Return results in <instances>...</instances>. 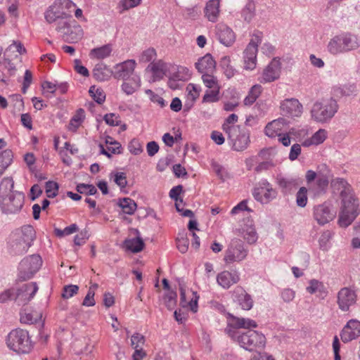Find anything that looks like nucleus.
<instances>
[{"label": "nucleus", "mask_w": 360, "mask_h": 360, "mask_svg": "<svg viewBox=\"0 0 360 360\" xmlns=\"http://www.w3.org/2000/svg\"><path fill=\"white\" fill-rule=\"evenodd\" d=\"M35 231L31 225H25L15 230L9 242V252L13 255H22L27 252L35 239Z\"/></svg>", "instance_id": "obj_1"}, {"label": "nucleus", "mask_w": 360, "mask_h": 360, "mask_svg": "<svg viewBox=\"0 0 360 360\" xmlns=\"http://www.w3.org/2000/svg\"><path fill=\"white\" fill-rule=\"evenodd\" d=\"M226 333L240 346L248 351L262 349L265 347L266 338L262 333L256 330H249L245 333H240L237 330L227 328Z\"/></svg>", "instance_id": "obj_2"}, {"label": "nucleus", "mask_w": 360, "mask_h": 360, "mask_svg": "<svg viewBox=\"0 0 360 360\" xmlns=\"http://www.w3.org/2000/svg\"><path fill=\"white\" fill-rule=\"evenodd\" d=\"M76 5L70 0H56L45 13V19L49 23L60 20H72L71 13Z\"/></svg>", "instance_id": "obj_3"}, {"label": "nucleus", "mask_w": 360, "mask_h": 360, "mask_svg": "<svg viewBox=\"0 0 360 360\" xmlns=\"http://www.w3.org/2000/svg\"><path fill=\"white\" fill-rule=\"evenodd\" d=\"M6 345L11 350L18 354L29 353L32 348L28 331L20 328L12 330L8 333Z\"/></svg>", "instance_id": "obj_4"}, {"label": "nucleus", "mask_w": 360, "mask_h": 360, "mask_svg": "<svg viewBox=\"0 0 360 360\" xmlns=\"http://www.w3.org/2000/svg\"><path fill=\"white\" fill-rule=\"evenodd\" d=\"M338 109L337 101L333 98L315 102L311 110V117L316 122H325L330 120Z\"/></svg>", "instance_id": "obj_5"}, {"label": "nucleus", "mask_w": 360, "mask_h": 360, "mask_svg": "<svg viewBox=\"0 0 360 360\" xmlns=\"http://www.w3.org/2000/svg\"><path fill=\"white\" fill-rule=\"evenodd\" d=\"M360 214V205L357 198L341 201L340 211L338 215V224L340 227L349 226Z\"/></svg>", "instance_id": "obj_6"}, {"label": "nucleus", "mask_w": 360, "mask_h": 360, "mask_svg": "<svg viewBox=\"0 0 360 360\" xmlns=\"http://www.w3.org/2000/svg\"><path fill=\"white\" fill-rule=\"evenodd\" d=\"M56 30L62 34L63 39L68 43L77 42L83 36L81 26L74 20L58 21Z\"/></svg>", "instance_id": "obj_7"}, {"label": "nucleus", "mask_w": 360, "mask_h": 360, "mask_svg": "<svg viewBox=\"0 0 360 360\" xmlns=\"http://www.w3.org/2000/svg\"><path fill=\"white\" fill-rule=\"evenodd\" d=\"M248 255V250L245 247L243 242L238 238H233L225 251L224 261L227 264L240 262L246 259Z\"/></svg>", "instance_id": "obj_8"}, {"label": "nucleus", "mask_w": 360, "mask_h": 360, "mask_svg": "<svg viewBox=\"0 0 360 360\" xmlns=\"http://www.w3.org/2000/svg\"><path fill=\"white\" fill-rule=\"evenodd\" d=\"M42 265V259L39 255L25 257L19 264V277L25 281L31 278Z\"/></svg>", "instance_id": "obj_9"}, {"label": "nucleus", "mask_w": 360, "mask_h": 360, "mask_svg": "<svg viewBox=\"0 0 360 360\" xmlns=\"http://www.w3.org/2000/svg\"><path fill=\"white\" fill-rule=\"evenodd\" d=\"M226 135L232 148L236 151H243L250 145V134L249 130L244 127H234Z\"/></svg>", "instance_id": "obj_10"}, {"label": "nucleus", "mask_w": 360, "mask_h": 360, "mask_svg": "<svg viewBox=\"0 0 360 360\" xmlns=\"http://www.w3.org/2000/svg\"><path fill=\"white\" fill-rule=\"evenodd\" d=\"M24 200L22 193L13 192L10 195L0 199V209L7 215L18 214L23 207Z\"/></svg>", "instance_id": "obj_11"}, {"label": "nucleus", "mask_w": 360, "mask_h": 360, "mask_svg": "<svg viewBox=\"0 0 360 360\" xmlns=\"http://www.w3.org/2000/svg\"><path fill=\"white\" fill-rule=\"evenodd\" d=\"M261 35L260 32L253 34L244 51V67L246 70H252L256 67L257 47L262 42Z\"/></svg>", "instance_id": "obj_12"}, {"label": "nucleus", "mask_w": 360, "mask_h": 360, "mask_svg": "<svg viewBox=\"0 0 360 360\" xmlns=\"http://www.w3.org/2000/svg\"><path fill=\"white\" fill-rule=\"evenodd\" d=\"M357 294L354 289L349 287L342 288L337 294L338 308L344 312L348 311L350 307L355 304Z\"/></svg>", "instance_id": "obj_13"}, {"label": "nucleus", "mask_w": 360, "mask_h": 360, "mask_svg": "<svg viewBox=\"0 0 360 360\" xmlns=\"http://www.w3.org/2000/svg\"><path fill=\"white\" fill-rule=\"evenodd\" d=\"M253 195L256 200L266 204L276 198L277 191L273 188L271 184L264 180L255 188Z\"/></svg>", "instance_id": "obj_14"}, {"label": "nucleus", "mask_w": 360, "mask_h": 360, "mask_svg": "<svg viewBox=\"0 0 360 360\" xmlns=\"http://www.w3.org/2000/svg\"><path fill=\"white\" fill-rule=\"evenodd\" d=\"M281 114L288 117H297L302 113V105L296 98H286L280 103Z\"/></svg>", "instance_id": "obj_15"}, {"label": "nucleus", "mask_w": 360, "mask_h": 360, "mask_svg": "<svg viewBox=\"0 0 360 360\" xmlns=\"http://www.w3.org/2000/svg\"><path fill=\"white\" fill-rule=\"evenodd\" d=\"M37 290L36 283L24 284L20 288L15 289V302L18 305H25L34 297Z\"/></svg>", "instance_id": "obj_16"}, {"label": "nucleus", "mask_w": 360, "mask_h": 360, "mask_svg": "<svg viewBox=\"0 0 360 360\" xmlns=\"http://www.w3.org/2000/svg\"><path fill=\"white\" fill-rule=\"evenodd\" d=\"M330 186L334 192L339 193L341 201L355 198L351 185L343 178L338 177L332 179Z\"/></svg>", "instance_id": "obj_17"}, {"label": "nucleus", "mask_w": 360, "mask_h": 360, "mask_svg": "<svg viewBox=\"0 0 360 360\" xmlns=\"http://www.w3.org/2000/svg\"><path fill=\"white\" fill-rule=\"evenodd\" d=\"M281 64L279 60L274 58L264 69L259 81L262 83H269L277 80L281 75Z\"/></svg>", "instance_id": "obj_18"}, {"label": "nucleus", "mask_w": 360, "mask_h": 360, "mask_svg": "<svg viewBox=\"0 0 360 360\" xmlns=\"http://www.w3.org/2000/svg\"><path fill=\"white\" fill-rule=\"evenodd\" d=\"M336 212L326 204L319 205L314 208V218L319 225H324L332 221Z\"/></svg>", "instance_id": "obj_19"}, {"label": "nucleus", "mask_w": 360, "mask_h": 360, "mask_svg": "<svg viewBox=\"0 0 360 360\" xmlns=\"http://www.w3.org/2000/svg\"><path fill=\"white\" fill-rule=\"evenodd\" d=\"M360 336V321L356 319L349 320L343 327L340 338L343 342H349Z\"/></svg>", "instance_id": "obj_20"}, {"label": "nucleus", "mask_w": 360, "mask_h": 360, "mask_svg": "<svg viewBox=\"0 0 360 360\" xmlns=\"http://www.w3.org/2000/svg\"><path fill=\"white\" fill-rule=\"evenodd\" d=\"M134 60H127L114 66L113 76L116 79H128L133 74L136 68Z\"/></svg>", "instance_id": "obj_21"}, {"label": "nucleus", "mask_w": 360, "mask_h": 360, "mask_svg": "<svg viewBox=\"0 0 360 360\" xmlns=\"http://www.w3.org/2000/svg\"><path fill=\"white\" fill-rule=\"evenodd\" d=\"M302 181L297 176H278L277 184L284 195L292 193L301 184Z\"/></svg>", "instance_id": "obj_22"}, {"label": "nucleus", "mask_w": 360, "mask_h": 360, "mask_svg": "<svg viewBox=\"0 0 360 360\" xmlns=\"http://www.w3.org/2000/svg\"><path fill=\"white\" fill-rule=\"evenodd\" d=\"M240 280V276L236 271H223L217 274V282L224 289H229L233 284L237 283Z\"/></svg>", "instance_id": "obj_23"}, {"label": "nucleus", "mask_w": 360, "mask_h": 360, "mask_svg": "<svg viewBox=\"0 0 360 360\" xmlns=\"http://www.w3.org/2000/svg\"><path fill=\"white\" fill-rule=\"evenodd\" d=\"M216 30L217 38L222 44L230 46L233 44L236 36L230 27L224 24H219Z\"/></svg>", "instance_id": "obj_24"}, {"label": "nucleus", "mask_w": 360, "mask_h": 360, "mask_svg": "<svg viewBox=\"0 0 360 360\" xmlns=\"http://www.w3.org/2000/svg\"><path fill=\"white\" fill-rule=\"evenodd\" d=\"M288 122L284 117H280L274 120L267 124L264 129V132L269 137L281 136V131L288 125Z\"/></svg>", "instance_id": "obj_25"}, {"label": "nucleus", "mask_w": 360, "mask_h": 360, "mask_svg": "<svg viewBox=\"0 0 360 360\" xmlns=\"http://www.w3.org/2000/svg\"><path fill=\"white\" fill-rule=\"evenodd\" d=\"M146 70L152 72V81L156 82L162 79L166 75L168 70V65L162 60H158L148 65Z\"/></svg>", "instance_id": "obj_26"}, {"label": "nucleus", "mask_w": 360, "mask_h": 360, "mask_svg": "<svg viewBox=\"0 0 360 360\" xmlns=\"http://www.w3.org/2000/svg\"><path fill=\"white\" fill-rule=\"evenodd\" d=\"M306 290L310 295L316 294V296L321 300H324L328 293L323 283L316 279H311L309 281Z\"/></svg>", "instance_id": "obj_27"}, {"label": "nucleus", "mask_w": 360, "mask_h": 360, "mask_svg": "<svg viewBox=\"0 0 360 360\" xmlns=\"http://www.w3.org/2000/svg\"><path fill=\"white\" fill-rule=\"evenodd\" d=\"M195 68L202 75L212 72L216 67V62L212 56L207 53L198 59L195 63Z\"/></svg>", "instance_id": "obj_28"}, {"label": "nucleus", "mask_w": 360, "mask_h": 360, "mask_svg": "<svg viewBox=\"0 0 360 360\" xmlns=\"http://www.w3.org/2000/svg\"><path fill=\"white\" fill-rule=\"evenodd\" d=\"M236 302L244 310H250L252 307V300L242 288L236 287L233 290Z\"/></svg>", "instance_id": "obj_29"}, {"label": "nucleus", "mask_w": 360, "mask_h": 360, "mask_svg": "<svg viewBox=\"0 0 360 360\" xmlns=\"http://www.w3.org/2000/svg\"><path fill=\"white\" fill-rule=\"evenodd\" d=\"M205 16L210 22H215L217 21L220 10L219 0H210L207 2L204 9Z\"/></svg>", "instance_id": "obj_30"}, {"label": "nucleus", "mask_w": 360, "mask_h": 360, "mask_svg": "<svg viewBox=\"0 0 360 360\" xmlns=\"http://www.w3.org/2000/svg\"><path fill=\"white\" fill-rule=\"evenodd\" d=\"M112 75L113 71L104 63L96 65L93 70V77L99 82L108 80Z\"/></svg>", "instance_id": "obj_31"}, {"label": "nucleus", "mask_w": 360, "mask_h": 360, "mask_svg": "<svg viewBox=\"0 0 360 360\" xmlns=\"http://www.w3.org/2000/svg\"><path fill=\"white\" fill-rule=\"evenodd\" d=\"M342 41L347 52L356 50L360 46V37L357 35L347 32L341 34Z\"/></svg>", "instance_id": "obj_32"}, {"label": "nucleus", "mask_w": 360, "mask_h": 360, "mask_svg": "<svg viewBox=\"0 0 360 360\" xmlns=\"http://www.w3.org/2000/svg\"><path fill=\"white\" fill-rule=\"evenodd\" d=\"M248 222L240 229V232L248 243L254 244L257 240L258 236L252 221H250Z\"/></svg>", "instance_id": "obj_33"}, {"label": "nucleus", "mask_w": 360, "mask_h": 360, "mask_svg": "<svg viewBox=\"0 0 360 360\" xmlns=\"http://www.w3.org/2000/svg\"><path fill=\"white\" fill-rule=\"evenodd\" d=\"M342 39L341 34L337 35L332 38L327 46L328 51L333 55H338L346 53L344 44L342 43Z\"/></svg>", "instance_id": "obj_34"}, {"label": "nucleus", "mask_w": 360, "mask_h": 360, "mask_svg": "<svg viewBox=\"0 0 360 360\" xmlns=\"http://www.w3.org/2000/svg\"><path fill=\"white\" fill-rule=\"evenodd\" d=\"M180 302L183 307H190L191 309L195 312L198 307V297L196 295V292H191L193 295V297L190 301H187L186 290L182 285H180Z\"/></svg>", "instance_id": "obj_35"}, {"label": "nucleus", "mask_w": 360, "mask_h": 360, "mask_svg": "<svg viewBox=\"0 0 360 360\" xmlns=\"http://www.w3.org/2000/svg\"><path fill=\"white\" fill-rule=\"evenodd\" d=\"M257 323L250 319L233 317L232 323L230 324L229 328L237 330L238 328H256Z\"/></svg>", "instance_id": "obj_36"}, {"label": "nucleus", "mask_w": 360, "mask_h": 360, "mask_svg": "<svg viewBox=\"0 0 360 360\" xmlns=\"http://www.w3.org/2000/svg\"><path fill=\"white\" fill-rule=\"evenodd\" d=\"M13 154L11 150L6 149L0 153V177L13 162Z\"/></svg>", "instance_id": "obj_37"}, {"label": "nucleus", "mask_w": 360, "mask_h": 360, "mask_svg": "<svg viewBox=\"0 0 360 360\" xmlns=\"http://www.w3.org/2000/svg\"><path fill=\"white\" fill-rule=\"evenodd\" d=\"M124 244L125 248L132 252H139L144 247V243L139 236L134 238L126 239Z\"/></svg>", "instance_id": "obj_38"}, {"label": "nucleus", "mask_w": 360, "mask_h": 360, "mask_svg": "<svg viewBox=\"0 0 360 360\" xmlns=\"http://www.w3.org/2000/svg\"><path fill=\"white\" fill-rule=\"evenodd\" d=\"M112 52V47L110 45L107 44L98 48L94 49L90 52V57L98 60L104 59L110 56Z\"/></svg>", "instance_id": "obj_39"}, {"label": "nucleus", "mask_w": 360, "mask_h": 360, "mask_svg": "<svg viewBox=\"0 0 360 360\" xmlns=\"http://www.w3.org/2000/svg\"><path fill=\"white\" fill-rule=\"evenodd\" d=\"M14 181L11 177L4 178L0 183V199L10 195V193L15 192L13 191Z\"/></svg>", "instance_id": "obj_40"}, {"label": "nucleus", "mask_w": 360, "mask_h": 360, "mask_svg": "<svg viewBox=\"0 0 360 360\" xmlns=\"http://www.w3.org/2000/svg\"><path fill=\"white\" fill-rule=\"evenodd\" d=\"M327 132L325 129H319L309 139L305 140L302 145L309 146L311 145H319L322 143L326 139Z\"/></svg>", "instance_id": "obj_41"}, {"label": "nucleus", "mask_w": 360, "mask_h": 360, "mask_svg": "<svg viewBox=\"0 0 360 360\" xmlns=\"http://www.w3.org/2000/svg\"><path fill=\"white\" fill-rule=\"evenodd\" d=\"M118 205L122 208L124 213L131 215L136 210V203L129 198L120 199Z\"/></svg>", "instance_id": "obj_42"}, {"label": "nucleus", "mask_w": 360, "mask_h": 360, "mask_svg": "<svg viewBox=\"0 0 360 360\" xmlns=\"http://www.w3.org/2000/svg\"><path fill=\"white\" fill-rule=\"evenodd\" d=\"M262 91V87L259 84H255L250 89L248 96L245 98L243 103L245 105H251L259 96Z\"/></svg>", "instance_id": "obj_43"}, {"label": "nucleus", "mask_w": 360, "mask_h": 360, "mask_svg": "<svg viewBox=\"0 0 360 360\" xmlns=\"http://www.w3.org/2000/svg\"><path fill=\"white\" fill-rule=\"evenodd\" d=\"M255 15V4L253 1H249L241 11V16L244 21L250 22Z\"/></svg>", "instance_id": "obj_44"}, {"label": "nucleus", "mask_w": 360, "mask_h": 360, "mask_svg": "<svg viewBox=\"0 0 360 360\" xmlns=\"http://www.w3.org/2000/svg\"><path fill=\"white\" fill-rule=\"evenodd\" d=\"M186 91H188V100L191 101V103L189 105H188L187 103L185 104L184 108H186V110H188L193 105L195 101L198 98L200 95V89L197 85L189 84L186 87Z\"/></svg>", "instance_id": "obj_45"}, {"label": "nucleus", "mask_w": 360, "mask_h": 360, "mask_svg": "<svg viewBox=\"0 0 360 360\" xmlns=\"http://www.w3.org/2000/svg\"><path fill=\"white\" fill-rule=\"evenodd\" d=\"M141 79L139 77L134 76L132 77V82H124L122 85V89L127 95L134 94L140 86Z\"/></svg>", "instance_id": "obj_46"}, {"label": "nucleus", "mask_w": 360, "mask_h": 360, "mask_svg": "<svg viewBox=\"0 0 360 360\" xmlns=\"http://www.w3.org/2000/svg\"><path fill=\"white\" fill-rule=\"evenodd\" d=\"M84 119V110L82 108L79 109L76 114L72 117L69 124V129L76 131L81 125Z\"/></svg>", "instance_id": "obj_47"}, {"label": "nucleus", "mask_w": 360, "mask_h": 360, "mask_svg": "<svg viewBox=\"0 0 360 360\" xmlns=\"http://www.w3.org/2000/svg\"><path fill=\"white\" fill-rule=\"evenodd\" d=\"M238 117L236 114L230 115L224 121L222 124V129L226 134H229V131L234 127H241L240 125H235V123L238 122Z\"/></svg>", "instance_id": "obj_48"}, {"label": "nucleus", "mask_w": 360, "mask_h": 360, "mask_svg": "<svg viewBox=\"0 0 360 360\" xmlns=\"http://www.w3.org/2000/svg\"><path fill=\"white\" fill-rule=\"evenodd\" d=\"M219 89L220 88L207 90L202 98V102L214 103L218 101L219 100Z\"/></svg>", "instance_id": "obj_49"}, {"label": "nucleus", "mask_w": 360, "mask_h": 360, "mask_svg": "<svg viewBox=\"0 0 360 360\" xmlns=\"http://www.w3.org/2000/svg\"><path fill=\"white\" fill-rule=\"evenodd\" d=\"M89 92L94 100L98 103L101 104L105 101V94L103 89L92 86L90 87Z\"/></svg>", "instance_id": "obj_50"}, {"label": "nucleus", "mask_w": 360, "mask_h": 360, "mask_svg": "<svg viewBox=\"0 0 360 360\" xmlns=\"http://www.w3.org/2000/svg\"><path fill=\"white\" fill-rule=\"evenodd\" d=\"M202 79L204 84L209 89L220 88V86L218 83V80L213 75H212L209 73L204 74L202 76Z\"/></svg>", "instance_id": "obj_51"}, {"label": "nucleus", "mask_w": 360, "mask_h": 360, "mask_svg": "<svg viewBox=\"0 0 360 360\" xmlns=\"http://www.w3.org/2000/svg\"><path fill=\"white\" fill-rule=\"evenodd\" d=\"M296 202L297 206L304 207L307 203V189L301 187L296 195Z\"/></svg>", "instance_id": "obj_52"}, {"label": "nucleus", "mask_w": 360, "mask_h": 360, "mask_svg": "<svg viewBox=\"0 0 360 360\" xmlns=\"http://www.w3.org/2000/svg\"><path fill=\"white\" fill-rule=\"evenodd\" d=\"M156 58V51L153 48H149L143 51L139 56L140 63H148Z\"/></svg>", "instance_id": "obj_53"}, {"label": "nucleus", "mask_w": 360, "mask_h": 360, "mask_svg": "<svg viewBox=\"0 0 360 360\" xmlns=\"http://www.w3.org/2000/svg\"><path fill=\"white\" fill-rule=\"evenodd\" d=\"M176 297L177 295L174 291H169L164 296V302L168 309L171 310L176 306Z\"/></svg>", "instance_id": "obj_54"}, {"label": "nucleus", "mask_w": 360, "mask_h": 360, "mask_svg": "<svg viewBox=\"0 0 360 360\" xmlns=\"http://www.w3.org/2000/svg\"><path fill=\"white\" fill-rule=\"evenodd\" d=\"M76 189L81 194L91 195L97 193V189L91 184H79L77 186Z\"/></svg>", "instance_id": "obj_55"}, {"label": "nucleus", "mask_w": 360, "mask_h": 360, "mask_svg": "<svg viewBox=\"0 0 360 360\" xmlns=\"http://www.w3.org/2000/svg\"><path fill=\"white\" fill-rule=\"evenodd\" d=\"M221 66L224 70V73L228 78H231L234 75L235 71L230 65V58L224 57L221 60Z\"/></svg>", "instance_id": "obj_56"}, {"label": "nucleus", "mask_w": 360, "mask_h": 360, "mask_svg": "<svg viewBox=\"0 0 360 360\" xmlns=\"http://www.w3.org/2000/svg\"><path fill=\"white\" fill-rule=\"evenodd\" d=\"M78 229L77 226L75 224H73L69 226L65 227L64 229H60L58 228H56L54 229L55 234L58 237H63L65 236H69L75 232H76Z\"/></svg>", "instance_id": "obj_57"}, {"label": "nucleus", "mask_w": 360, "mask_h": 360, "mask_svg": "<svg viewBox=\"0 0 360 360\" xmlns=\"http://www.w3.org/2000/svg\"><path fill=\"white\" fill-rule=\"evenodd\" d=\"M8 52H18L19 54L22 55L26 53V49L20 41H13L6 50V53Z\"/></svg>", "instance_id": "obj_58"}, {"label": "nucleus", "mask_w": 360, "mask_h": 360, "mask_svg": "<svg viewBox=\"0 0 360 360\" xmlns=\"http://www.w3.org/2000/svg\"><path fill=\"white\" fill-rule=\"evenodd\" d=\"M15 288H11L0 292V303H5L8 300H15Z\"/></svg>", "instance_id": "obj_59"}, {"label": "nucleus", "mask_w": 360, "mask_h": 360, "mask_svg": "<svg viewBox=\"0 0 360 360\" xmlns=\"http://www.w3.org/2000/svg\"><path fill=\"white\" fill-rule=\"evenodd\" d=\"M46 193L48 198H54L58 194V184L54 181H48L46 183Z\"/></svg>", "instance_id": "obj_60"}, {"label": "nucleus", "mask_w": 360, "mask_h": 360, "mask_svg": "<svg viewBox=\"0 0 360 360\" xmlns=\"http://www.w3.org/2000/svg\"><path fill=\"white\" fill-rule=\"evenodd\" d=\"M144 342V336L140 333H134L131 338V345L134 349L141 348Z\"/></svg>", "instance_id": "obj_61"}, {"label": "nucleus", "mask_w": 360, "mask_h": 360, "mask_svg": "<svg viewBox=\"0 0 360 360\" xmlns=\"http://www.w3.org/2000/svg\"><path fill=\"white\" fill-rule=\"evenodd\" d=\"M79 290V287L76 285H66L63 288L62 296L65 299L72 297L74 295L77 294Z\"/></svg>", "instance_id": "obj_62"}, {"label": "nucleus", "mask_w": 360, "mask_h": 360, "mask_svg": "<svg viewBox=\"0 0 360 360\" xmlns=\"http://www.w3.org/2000/svg\"><path fill=\"white\" fill-rule=\"evenodd\" d=\"M189 241L188 239L182 236L176 239V247L181 253L187 252L188 248Z\"/></svg>", "instance_id": "obj_63"}, {"label": "nucleus", "mask_w": 360, "mask_h": 360, "mask_svg": "<svg viewBox=\"0 0 360 360\" xmlns=\"http://www.w3.org/2000/svg\"><path fill=\"white\" fill-rule=\"evenodd\" d=\"M129 150L134 155H139L142 153L143 148L141 144L136 139H133L129 143Z\"/></svg>", "instance_id": "obj_64"}]
</instances>
